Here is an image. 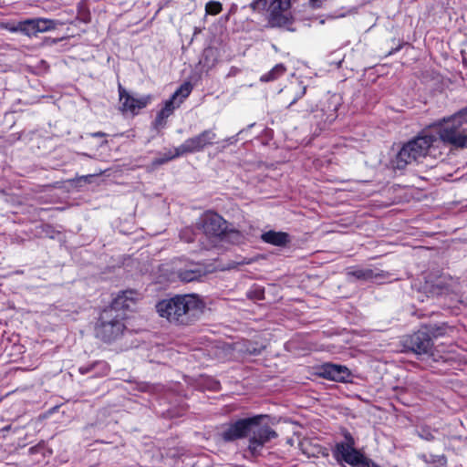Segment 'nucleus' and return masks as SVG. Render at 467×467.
<instances>
[{
    "label": "nucleus",
    "mask_w": 467,
    "mask_h": 467,
    "mask_svg": "<svg viewBox=\"0 0 467 467\" xmlns=\"http://www.w3.org/2000/svg\"><path fill=\"white\" fill-rule=\"evenodd\" d=\"M267 419V415L259 414L232 420L222 427L219 437L224 442L248 438L247 451L257 457L268 442L278 437L277 432L265 422Z\"/></svg>",
    "instance_id": "nucleus-1"
},
{
    "label": "nucleus",
    "mask_w": 467,
    "mask_h": 467,
    "mask_svg": "<svg viewBox=\"0 0 467 467\" xmlns=\"http://www.w3.org/2000/svg\"><path fill=\"white\" fill-rule=\"evenodd\" d=\"M159 316L175 326H190L202 311L203 302L195 295H178L159 301Z\"/></svg>",
    "instance_id": "nucleus-2"
},
{
    "label": "nucleus",
    "mask_w": 467,
    "mask_h": 467,
    "mask_svg": "<svg viewBox=\"0 0 467 467\" xmlns=\"http://www.w3.org/2000/svg\"><path fill=\"white\" fill-rule=\"evenodd\" d=\"M435 135L444 143L456 149L467 148V107L435 124Z\"/></svg>",
    "instance_id": "nucleus-3"
},
{
    "label": "nucleus",
    "mask_w": 467,
    "mask_h": 467,
    "mask_svg": "<svg viewBox=\"0 0 467 467\" xmlns=\"http://www.w3.org/2000/svg\"><path fill=\"white\" fill-rule=\"evenodd\" d=\"M437 140V135L432 134L430 130H423L419 136L403 145L396 156L394 167L402 170L412 161L425 157Z\"/></svg>",
    "instance_id": "nucleus-4"
},
{
    "label": "nucleus",
    "mask_w": 467,
    "mask_h": 467,
    "mask_svg": "<svg viewBox=\"0 0 467 467\" xmlns=\"http://www.w3.org/2000/svg\"><path fill=\"white\" fill-rule=\"evenodd\" d=\"M249 8L254 12L269 11L267 23L270 27H281L292 23V16L289 12L291 0H253Z\"/></svg>",
    "instance_id": "nucleus-5"
},
{
    "label": "nucleus",
    "mask_w": 467,
    "mask_h": 467,
    "mask_svg": "<svg viewBox=\"0 0 467 467\" xmlns=\"http://www.w3.org/2000/svg\"><path fill=\"white\" fill-rule=\"evenodd\" d=\"M112 311L104 309L95 327L96 337L104 342L116 340L122 335L125 328L123 320L126 316L123 313Z\"/></svg>",
    "instance_id": "nucleus-6"
},
{
    "label": "nucleus",
    "mask_w": 467,
    "mask_h": 467,
    "mask_svg": "<svg viewBox=\"0 0 467 467\" xmlns=\"http://www.w3.org/2000/svg\"><path fill=\"white\" fill-rule=\"evenodd\" d=\"M197 227L209 238H218L223 234H229L238 241L242 237L239 231L231 230L227 232V222L221 215L213 212L205 213L199 219Z\"/></svg>",
    "instance_id": "nucleus-7"
},
{
    "label": "nucleus",
    "mask_w": 467,
    "mask_h": 467,
    "mask_svg": "<svg viewBox=\"0 0 467 467\" xmlns=\"http://www.w3.org/2000/svg\"><path fill=\"white\" fill-rule=\"evenodd\" d=\"M345 442H337L333 450V455L337 461H344L352 467H370L369 462L357 449L352 435L344 433Z\"/></svg>",
    "instance_id": "nucleus-8"
},
{
    "label": "nucleus",
    "mask_w": 467,
    "mask_h": 467,
    "mask_svg": "<svg viewBox=\"0 0 467 467\" xmlns=\"http://www.w3.org/2000/svg\"><path fill=\"white\" fill-rule=\"evenodd\" d=\"M192 90V85L190 82H184L179 88L171 95V97L165 101L164 107L158 113L155 119L156 126H162L165 119L170 117L174 109L178 108L183 100L189 97Z\"/></svg>",
    "instance_id": "nucleus-9"
},
{
    "label": "nucleus",
    "mask_w": 467,
    "mask_h": 467,
    "mask_svg": "<svg viewBox=\"0 0 467 467\" xmlns=\"http://www.w3.org/2000/svg\"><path fill=\"white\" fill-rule=\"evenodd\" d=\"M216 139L213 130H205L200 134L187 139L179 147L182 155L202 151L206 147L212 146Z\"/></svg>",
    "instance_id": "nucleus-10"
},
{
    "label": "nucleus",
    "mask_w": 467,
    "mask_h": 467,
    "mask_svg": "<svg viewBox=\"0 0 467 467\" xmlns=\"http://www.w3.org/2000/svg\"><path fill=\"white\" fill-rule=\"evenodd\" d=\"M57 23L47 18H33L19 21L20 32L27 36L56 29Z\"/></svg>",
    "instance_id": "nucleus-11"
},
{
    "label": "nucleus",
    "mask_w": 467,
    "mask_h": 467,
    "mask_svg": "<svg viewBox=\"0 0 467 467\" xmlns=\"http://www.w3.org/2000/svg\"><path fill=\"white\" fill-rule=\"evenodd\" d=\"M424 289L431 296L457 295V281L450 276H440L433 283L427 282Z\"/></svg>",
    "instance_id": "nucleus-12"
},
{
    "label": "nucleus",
    "mask_w": 467,
    "mask_h": 467,
    "mask_svg": "<svg viewBox=\"0 0 467 467\" xmlns=\"http://www.w3.org/2000/svg\"><path fill=\"white\" fill-rule=\"evenodd\" d=\"M404 346L412 352L421 355L429 353L433 342L429 333L423 328L409 336L404 341Z\"/></svg>",
    "instance_id": "nucleus-13"
},
{
    "label": "nucleus",
    "mask_w": 467,
    "mask_h": 467,
    "mask_svg": "<svg viewBox=\"0 0 467 467\" xmlns=\"http://www.w3.org/2000/svg\"><path fill=\"white\" fill-rule=\"evenodd\" d=\"M138 293L134 290L122 291L112 300L111 305L106 310H113L115 313H123L132 309L137 302Z\"/></svg>",
    "instance_id": "nucleus-14"
},
{
    "label": "nucleus",
    "mask_w": 467,
    "mask_h": 467,
    "mask_svg": "<svg viewBox=\"0 0 467 467\" xmlns=\"http://www.w3.org/2000/svg\"><path fill=\"white\" fill-rule=\"evenodd\" d=\"M319 376L337 382H347L351 376L350 370L343 365L326 363L319 368Z\"/></svg>",
    "instance_id": "nucleus-15"
},
{
    "label": "nucleus",
    "mask_w": 467,
    "mask_h": 467,
    "mask_svg": "<svg viewBox=\"0 0 467 467\" xmlns=\"http://www.w3.org/2000/svg\"><path fill=\"white\" fill-rule=\"evenodd\" d=\"M119 94L122 110L130 111L132 113L145 108L150 99L149 96L139 99L130 96L120 84L119 85Z\"/></svg>",
    "instance_id": "nucleus-16"
},
{
    "label": "nucleus",
    "mask_w": 467,
    "mask_h": 467,
    "mask_svg": "<svg viewBox=\"0 0 467 467\" xmlns=\"http://www.w3.org/2000/svg\"><path fill=\"white\" fill-rule=\"evenodd\" d=\"M206 271L204 267L197 263H190L185 268H180L177 271L178 277L182 282H192L199 280L201 277L205 275Z\"/></svg>",
    "instance_id": "nucleus-17"
},
{
    "label": "nucleus",
    "mask_w": 467,
    "mask_h": 467,
    "mask_svg": "<svg viewBox=\"0 0 467 467\" xmlns=\"http://www.w3.org/2000/svg\"><path fill=\"white\" fill-rule=\"evenodd\" d=\"M348 279L368 281L379 276V274L375 273L370 268H361L358 266H351L347 269L346 273Z\"/></svg>",
    "instance_id": "nucleus-18"
},
{
    "label": "nucleus",
    "mask_w": 467,
    "mask_h": 467,
    "mask_svg": "<svg viewBox=\"0 0 467 467\" xmlns=\"http://www.w3.org/2000/svg\"><path fill=\"white\" fill-rule=\"evenodd\" d=\"M261 238L265 243L276 246H284L289 242V235L284 232L268 231Z\"/></svg>",
    "instance_id": "nucleus-19"
},
{
    "label": "nucleus",
    "mask_w": 467,
    "mask_h": 467,
    "mask_svg": "<svg viewBox=\"0 0 467 467\" xmlns=\"http://www.w3.org/2000/svg\"><path fill=\"white\" fill-rule=\"evenodd\" d=\"M183 156L182 153H181L180 147H176L173 150H169L167 152L163 153L161 156L155 158L151 164L154 167L162 165L167 163L168 161L174 160L178 157Z\"/></svg>",
    "instance_id": "nucleus-20"
},
{
    "label": "nucleus",
    "mask_w": 467,
    "mask_h": 467,
    "mask_svg": "<svg viewBox=\"0 0 467 467\" xmlns=\"http://www.w3.org/2000/svg\"><path fill=\"white\" fill-rule=\"evenodd\" d=\"M423 328L429 333L431 338L442 337L447 334L449 329H451V327H449L445 323L429 324L425 325Z\"/></svg>",
    "instance_id": "nucleus-21"
},
{
    "label": "nucleus",
    "mask_w": 467,
    "mask_h": 467,
    "mask_svg": "<svg viewBox=\"0 0 467 467\" xmlns=\"http://www.w3.org/2000/svg\"><path fill=\"white\" fill-rule=\"evenodd\" d=\"M285 72V67L283 64H277L269 72L260 78L262 82H269L278 78Z\"/></svg>",
    "instance_id": "nucleus-22"
},
{
    "label": "nucleus",
    "mask_w": 467,
    "mask_h": 467,
    "mask_svg": "<svg viewBox=\"0 0 467 467\" xmlns=\"http://www.w3.org/2000/svg\"><path fill=\"white\" fill-rule=\"evenodd\" d=\"M93 369L92 377H105L109 373L110 368L106 361L99 360L93 362Z\"/></svg>",
    "instance_id": "nucleus-23"
},
{
    "label": "nucleus",
    "mask_w": 467,
    "mask_h": 467,
    "mask_svg": "<svg viewBox=\"0 0 467 467\" xmlns=\"http://www.w3.org/2000/svg\"><path fill=\"white\" fill-rule=\"evenodd\" d=\"M223 10V5L217 1H209L205 5V11L209 15H218Z\"/></svg>",
    "instance_id": "nucleus-24"
},
{
    "label": "nucleus",
    "mask_w": 467,
    "mask_h": 467,
    "mask_svg": "<svg viewBox=\"0 0 467 467\" xmlns=\"http://www.w3.org/2000/svg\"><path fill=\"white\" fill-rule=\"evenodd\" d=\"M180 237L187 243H192L195 240V233L192 228L187 227L182 230Z\"/></svg>",
    "instance_id": "nucleus-25"
},
{
    "label": "nucleus",
    "mask_w": 467,
    "mask_h": 467,
    "mask_svg": "<svg viewBox=\"0 0 467 467\" xmlns=\"http://www.w3.org/2000/svg\"><path fill=\"white\" fill-rule=\"evenodd\" d=\"M42 232L50 238H54L53 234L55 233V230L53 227L49 224H46L42 226Z\"/></svg>",
    "instance_id": "nucleus-26"
},
{
    "label": "nucleus",
    "mask_w": 467,
    "mask_h": 467,
    "mask_svg": "<svg viewBox=\"0 0 467 467\" xmlns=\"http://www.w3.org/2000/svg\"><path fill=\"white\" fill-rule=\"evenodd\" d=\"M306 87H303L302 90L299 92L298 95H296L293 100L289 103V105L287 106L288 109H291L293 107L294 104H296V102L301 99L305 94H306Z\"/></svg>",
    "instance_id": "nucleus-27"
},
{
    "label": "nucleus",
    "mask_w": 467,
    "mask_h": 467,
    "mask_svg": "<svg viewBox=\"0 0 467 467\" xmlns=\"http://www.w3.org/2000/svg\"><path fill=\"white\" fill-rule=\"evenodd\" d=\"M93 363L87 366H82L78 368L79 373L82 375L93 372Z\"/></svg>",
    "instance_id": "nucleus-28"
},
{
    "label": "nucleus",
    "mask_w": 467,
    "mask_h": 467,
    "mask_svg": "<svg viewBox=\"0 0 467 467\" xmlns=\"http://www.w3.org/2000/svg\"><path fill=\"white\" fill-rule=\"evenodd\" d=\"M9 32H12V33H16V32H20V29L19 28V22L17 23H13V24H7L5 25V26Z\"/></svg>",
    "instance_id": "nucleus-29"
},
{
    "label": "nucleus",
    "mask_w": 467,
    "mask_h": 467,
    "mask_svg": "<svg viewBox=\"0 0 467 467\" xmlns=\"http://www.w3.org/2000/svg\"><path fill=\"white\" fill-rule=\"evenodd\" d=\"M336 110L337 107H335L334 109L327 115V119L324 120V125L327 122L331 123L337 118Z\"/></svg>",
    "instance_id": "nucleus-30"
},
{
    "label": "nucleus",
    "mask_w": 467,
    "mask_h": 467,
    "mask_svg": "<svg viewBox=\"0 0 467 467\" xmlns=\"http://www.w3.org/2000/svg\"><path fill=\"white\" fill-rule=\"evenodd\" d=\"M316 107H317V105H316V104H311V105L307 106V108H306V109H302L301 111H302L303 113H305V115H306V114H309V113H311V112H314V111H315Z\"/></svg>",
    "instance_id": "nucleus-31"
},
{
    "label": "nucleus",
    "mask_w": 467,
    "mask_h": 467,
    "mask_svg": "<svg viewBox=\"0 0 467 467\" xmlns=\"http://www.w3.org/2000/svg\"><path fill=\"white\" fill-rule=\"evenodd\" d=\"M309 4L313 8H319L322 5V0H309Z\"/></svg>",
    "instance_id": "nucleus-32"
},
{
    "label": "nucleus",
    "mask_w": 467,
    "mask_h": 467,
    "mask_svg": "<svg viewBox=\"0 0 467 467\" xmlns=\"http://www.w3.org/2000/svg\"><path fill=\"white\" fill-rule=\"evenodd\" d=\"M105 135L106 134L101 131L94 132L91 134V136H93V137H104Z\"/></svg>",
    "instance_id": "nucleus-33"
}]
</instances>
